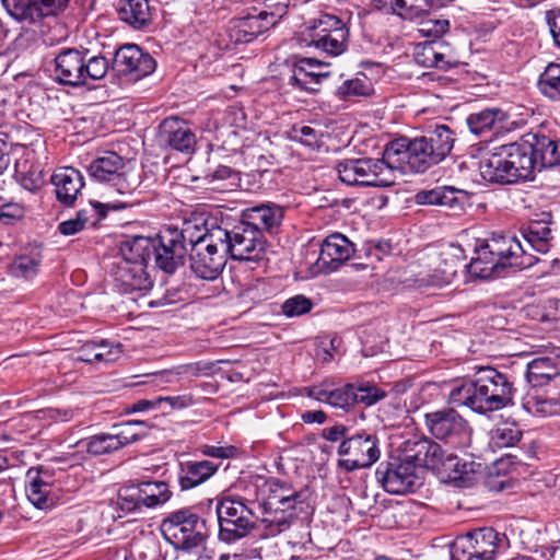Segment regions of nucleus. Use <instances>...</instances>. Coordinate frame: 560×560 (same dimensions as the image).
<instances>
[{
  "instance_id": "obj_1",
  "label": "nucleus",
  "mask_w": 560,
  "mask_h": 560,
  "mask_svg": "<svg viewBox=\"0 0 560 560\" xmlns=\"http://www.w3.org/2000/svg\"><path fill=\"white\" fill-rule=\"evenodd\" d=\"M514 390L506 374L491 366H480L471 378L452 384L448 401L483 415L511 405Z\"/></svg>"
},
{
  "instance_id": "obj_2",
  "label": "nucleus",
  "mask_w": 560,
  "mask_h": 560,
  "mask_svg": "<svg viewBox=\"0 0 560 560\" xmlns=\"http://www.w3.org/2000/svg\"><path fill=\"white\" fill-rule=\"evenodd\" d=\"M56 80L70 86H81L103 79L109 61L101 55H90L88 49L65 48L55 57Z\"/></svg>"
},
{
  "instance_id": "obj_3",
  "label": "nucleus",
  "mask_w": 560,
  "mask_h": 560,
  "mask_svg": "<svg viewBox=\"0 0 560 560\" xmlns=\"http://www.w3.org/2000/svg\"><path fill=\"white\" fill-rule=\"evenodd\" d=\"M385 161L393 171L398 170L401 173H424L441 162L424 137L413 140L399 138L390 141L385 148Z\"/></svg>"
},
{
  "instance_id": "obj_4",
  "label": "nucleus",
  "mask_w": 560,
  "mask_h": 560,
  "mask_svg": "<svg viewBox=\"0 0 560 560\" xmlns=\"http://www.w3.org/2000/svg\"><path fill=\"white\" fill-rule=\"evenodd\" d=\"M215 232H221L224 250L234 260H259L266 250V238L243 219L231 224L221 221Z\"/></svg>"
},
{
  "instance_id": "obj_5",
  "label": "nucleus",
  "mask_w": 560,
  "mask_h": 560,
  "mask_svg": "<svg viewBox=\"0 0 560 560\" xmlns=\"http://www.w3.org/2000/svg\"><path fill=\"white\" fill-rule=\"evenodd\" d=\"M161 532L176 549L183 550L201 547L208 536L206 521L189 510L171 513L163 520Z\"/></svg>"
},
{
  "instance_id": "obj_6",
  "label": "nucleus",
  "mask_w": 560,
  "mask_h": 560,
  "mask_svg": "<svg viewBox=\"0 0 560 560\" xmlns=\"http://www.w3.org/2000/svg\"><path fill=\"white\" fill-rule=\"evenodd\" d=\"M337 171L341 182L350 186L386 187L394 182L393 167L385 161V152L382 159L345 160L338 163Z\"/></svg>"
},
{
  "instance_id": "obj_7",
  "label": "nucleus",
  "mask_w": 560,
  "mask_h": 560,
  "mask_svg": "<svg viewBox=\"0 0 560 560\" xmlns=\"http://www.w3.org/2000/svg\"><path fill=\"white\" fill-rule=\"evenodd\" d=\"M428 432L456 450H465L471 443V428L467 420L453 408H443L424 416Z\"/></svg>"
},
{
  "instance_id": "obj_8",
  "label": "nucleus",
  "mask_w": 560,
  "mask_h": 560,
  "mask_svg": "<svg viewBox=\"0 0 560 560\" xmlns=\"http://www.w3.org/2000/svg\"><path fill=\"white\" fill-rule=\"evenodd\" d=\"M88 172L93 179L110 184L120 195L131 194L140 184V175L127 170L125 160L113 151L93 160Z\"/></svg>"
},
{
  "instance_id": "obj_9",
  "label": "nucleus",
  "mask_w": 560,
  "mask_h": 560,
  "mask_svg": "<svg viewBox=\"0 0 560 560\" xmlns=\"http://www.w3.org/2000/svg\"><path fill=\"white\" fill-rule=\"evenodd\" d=\"M172 492L164 481H143L124 486L116 499L117 508L124 513L141 512L164 504Z\"/></svg>"
},
{
  "instance_id": "obj_10",
  "label": "nucleus",
  "mask_w": 560,
  "mask_h": 560,
  "mask_svg": "<svg viewBox=\"0 0 560 560\" xmlns=\"http://www.w3.org/2000/svg\"><path fill=\"white\" fill-rule=\"evenodd\" d=\"M215 513L221 541L234 542L254 528V514L242 501L223 499L217 503Z\"/></svg>"
},
{
  "instance_id": "obj_11",
  "label": "nucleus",
  "mask_w": 560,
  "mask_h": 560,
  "mask_svg": "<svg viewBox=\"0 0 560 560\" xmlns=\"http://www.w3.org/2000/svg\"><path fill=\"white\" fill-rule=\"evenodd\" d=\"M221 232H212L207 244H198L189 249V267L199 279L213 281L223 271L228 254L224 250Z\"/></svg>"
},
{
  "instance_id": "obj_12",
  "label": "nucleus",
  "mask_w": 560,
  "mask_h": 560,
  "mask_svg": "<svg viewBox=\"0 0 560 560\" xmlns=\"http://www.w3.org/2000/svg\"><path fill=\"white\" fill-rule=\"evenodd\" d=\"M338 455L342 458L337 465L346 471L369 468L380 458L378 439L375 434L357 433L341 441Z\"/></svg>"
},
{
  "instance_id": "obj_13",
  "label": "nucleus",
  "mask_w": 560,
  "mask_h": 560,
  "mask_svg": "<svg viewBox=\"0 0 560 560\" xmlns=\"http://www.w3.org/2000/svg\"><path fill=\"white\" fill-rule=\"evenodd\" d=\"M375 476L384 490L392 494L412 492L420 485V476L411 463L402 457L382 463Z\"/></svg>"
},
{
  "instance_id": "obj_14",
  "label": "nucleus",
  "mask_w": 560,
  "mask_h": 560,
  "mask_svg": "<svg viewBox=\"0 0 560 560\" xmlns=\"http://www.w3.org/2000/svg\"><path fill=\"white\" fill-rule=\"evenodd\" d=\"M348 36L349 31L341 20L334 15H324L313 26L307 45L327 55L339 56L347 48Z\"/></svg>"
},
{
  "instance_id": "obj_15",
  "label": "nucleus",
  "mask_w": 560,
  "mask_h": 560,
  "mask_svg": "<svg viewBox=\"0 0 560 560\" xmlns=\"http://www.w3.org/2000/svg\"><path fill=\"white\" fill-rule=\"evenodd\" d=\"M112 67L118 75L138 81L155 70L156 61L138 45L127 44L116 50Z\"/></svg>"
},
{
  "instance_id": "obj_16",
  "label": "nucleus",
  "mask_w": 560,
  "mask_h": 560,
  "mask_svg": "<svg viewBox=\"0 0 560 560\" xmlns=\"http://www.w3.org/2000/svg\"><path fill=\"white\" fill-rule=\"evenodd\" d=\"M262 506L267 513L281 511V517L265 520L270 524L278 526H289L295 510V503L299 498L296 492H290L279 480L270 479L266 481L261 488Z\"/></svg>"
},
{
  "instance_id": "obj_17",
  "label": "nucleus",
  "mask_w": 560,
  "mask_h": 560,
  "mask_svg": "<svg viewBox=\"0 0 560 560\" xmlns=\"http://www.w3.org/2000/svg\"><path fill=\"white\" fill-rule=\"evenodd\" d=\"M69 0H2L7 12L16 21L35 24L61 13Z\"/></svg>"
},
{
  "instance_id": "obj_18",
  "label": "nucleus",
  "mask_w": 560,
  "mask_h": 560,
  "mask_svg": "<svg viewBox=\"0 0 560 560\" xmlns=\"http://www.w3.org/2000/svg\"><path fill=\"white\" fill-rule=\"evenodd\" d=\"M401 457L411 463L418 472L422 467L434 469L453 460L452 455L445 458L442 446L429 438H415L405 441L401 446Z\"/></svg>"
},
{
  "instance_id": "obj_19",
  "label": "nucleus",
  "mask_w": 560,
  "mask_h": 560,
  "mask_svg": "<svg viewBox=\"0 0 560 560\" xmlns=\"http://www.w3.org/2000/svg\"><path fill=\"white\" fill-rule=\"evenodd\" d=\"M485 244L488 247V253L503 262V268L526 269L537 261V258L528 254L527 248L515 236L498 235L486 241Z\"/></svg>"
},
{
  "instance_id": "obj_20",
  "label": "nucleus",
  "mask_w": 560,
  "mask_h": 560,
  "mask_svg": "<svg viewBox=\"0 0 560 560\" xmlns=\"http://www.w3.org/2000/svg\"><path fill=\"white\" fill-rule=\"evenodd\" d=\"M154 247L152 258L164 272L172 275L184 264L187 247L180 243L171 226L165 228L154 237Z\"/></svg>"
},
{
  "instance_id": "obj_21",
  "label": "nucleus",
  "mask_w": 560,
  "mask_h": 560,
  "mask_svg": "<svg viewBox=\"0 0 560 560\" xmlns=\"http://www.w3.org/2000/svg\"><path fill=\"white\" fill-rule=\"evenodd\" d=\"M279 19L280 16L275 13L264 10L257 14H248L233 21V25L230 27V36L235 43H249L275 26Z\"/></svg>"
},
{
  "instance_id": "obj_22",
  "label": "nucleus",
  "mask_w": 560,
  "mask_h": 560,
  "mask_svg": "<svg viewBox=\"0 0 560 560\" xmlns=\"http://www.w3.org/2000/svg\"><path fill=\"white\" fill-rule=\"evenodd\" d=\"M26 495L30 502L37 509L46 510L54 505L52 493L54 476L50 469L32 467L27 470Z\"/></svg>"
},
{
  "instance_id": "obj_23",
  "label": "nucleus",
  "mask_w": 560,
  "mask_h": 560,
  "mask_svg": "<svg viewBox=\"0 0 560 560\" xmlns=\"http://www.w3.org/2000/svg\"><path fill=\"white\" fill-rule=\"evenodd\" d=\"M215 219L206 218L203 213H192L183 221L182 228L171 226L177 234V238L185 247H196L198 244H207L212 232L218 228Z\"/></svg>"
},
{
  "instance_id": "obj_24",
  "label": "nucleus",
  "mask_w": 560,
  "mask_h": 560,
  "mask_svg": "<svg viewBox=\"0 0 560 560\" xmlns=\"http://www.w3.org/2000/svg\"><path fill=\"white\" fill-rule=\"evenodd\" d=\"M283 218L284 208L273 202L260 203L242 212V219L262 235L264 232H277Z\"/></svg>"
},
{
  "instance_id": "obj_25",
  "label": "nucleus",
  "mask_w": 560,
  "mask_h": 560,
  "mask_svg": "<svg viewBox=\"0 0 560 560\" xmlns=\"http://www.w3.org/2000/svg\"><path fill=\"white\" fill-rule=\"evenodd\" d=\"M126 202L120 203H102L98 201H90L86 208L79 210L75 218L59 223L58 231L66 236L74 235L82 231L86 224L95 225L98 221L106 217L107 210H118L125 208Z\"/></svg>"
},
{
  "instance_id": "obj_26",
  "label": "nucleus",
  "mask_w": 560,
  "mask_h": 560,
  "mask_svg": "<svg viewBox=\"0 0 560 560\" xmlns=\"http://www.w3.org/2000/svg\"><path fill=\"white\" fill-rule=\"evenodd\" d=\"M323 62L313 58H302L294 63L289 84L293 88L315 93L319 91L320 83L328 77V72L323 71Z\"/></svg>"
},
{
  "instance_id": "obj_27",
  "label": "nucleus",
  "mask_w": 560,
  "mask_h": 560,
  "mask_svg": "<svg viewBox=\"0 0 560 560\" xmlns=\"http://www.w3.org/2000/svg\"><path fill=\"white\" fill-rule=\"evenodd\" d=\"M509 155L510 167L517 180L529 179L538 167V160L533 155V148L527 135L520 141L502 145Z\"/></svg>"
},
{
  "instance_id": "obj_28",
  "label": "nucleus",
  "mask_w": 560,
  "mask_h": 560,
  "mask_svg": "<svg viewBox=\"0 0 560 560\" xmlns=\"http://www.w3.org/2000/svg\"><path fill=\"white\" fill-rule=\"evenodd\" d=\"M413 58L422 67L447 70L456 65L450 47L444 42L430 40L416 47Z\"/></svg>"
},
{
  "instance_id": "obj_29",
  "label": "nucleus",
  "mask_w": 560,
  "mask_h": 560,
  "mask_svg": "<svg viewBox=\"0 0 560 560\" xmlns=\"http://www.w3.org/2000/svg\"><path fill=\"white\" fill-rule=\"evenodd\" d=\"M353 253V244L345 235L331 234L322 243L318 262L322 267L335 270L347 261Z\"/></svg>"
},
{
  "instance_id": "obj_30",
  "label": "nucleus",
  "mask_w": 560,
  "mask_h": 560,
  "mask_svg": "<svg viewBox=\"0 0 560 560\" xmlns=\"http://www.w3.org/2000/svg\"><path fill=\"white\" fill-rule=\"evenodd\" d=\"M459 537L485 560H494L498 551L506 545L505 536L490 527L478 528Z\"/></svg>"
},
{
  "instance_id": "obj_31",
  "label": "nucleus",
  "mask_w": 560,
  "mask_h": 560,
  "mask_svg": "<svg viewBox=\"0 0 560 560\" xmlns=\"http://www.w3.org/2000/svg\"><path fill=\"white\" fill-rule=\"evenodd\" d=\"M161 137L174 150L191 153L197 143L196 135L186 122L177 118H166L161 125Z\"/></svg>"
},
{
  "instance_id": "obj_32",
  "label": "nucleus",
  "mask_w": 560,
  "mask_h": 560,
  "mask_svg": "<svg viewBox=\"0 0 560 560\" xmlns=\"http://www.w3.org/2000/svg\"><path fill=\"white\" fill-rule=\"evenodd\" d=\"M56 197L65 206H72L84 186L82 174L73 167H60L51 176Z\"/></svg>"
},
{
  "instance_id": "obj_33",
  "label": "nucleus",
  "mask_w": 560,
  "mask_h": 560,
  "mask_svg": "<svg viewBox=\"0 0 560 560\" xmlns=\"http://www.w3.org/2000/svg\"><path fill=\"white\" fill-rule=\"evenodd\" d=\"M509 155L505 154L502 145L480 162L482 177L491 183L512 184L518 182L510 167Z\"/></svg>"
},
{
  "instance_id": "obj_34",
  "label": "nucleus",
  "mask_w": 560,
  "mask_h": 560,
  "mask_svg": "<svg viewBox=\"0 0 560 560\" xmlns=\"http://www.w3.org/2000/svg\"><path fill=\"white\" fill-rule=\"evenodd\" d=\"M552 355L539 357L527 364L526 380L534 386H544L560 375V350L551 347Z\"/></svg>"
},
{
  "instance_id": "obj_35",
  "label": "nucleus",
  "mask_w": 560,
  "mask_h": 560,
  "mask_svg": "<svg viewBox=\"0 0 560 560\" xmlns=\"http://www.w3.org/2000/svg\"><path fill=\"white\" fill-rule=\"evenodd\" d=\"M467 199L468 191L453 186L435 187L416 195V200L420 205L445 206L453 210H462Z\"/></svg>"
},
{
  "instance_id": "obj_36",
  "label": "nucleus",
  "mask_w": 560,
  "mask_h": 560,
  "mask_svg": "<svg viewBox=\"0 0 560 560\" xmlns=\"http://www.w3.org/2000/svg\"><path fill=\"white\" fill-rule=\"evenodd\" d=\"M440 260L434 279L431 281L434 285L450 283L457 276L459 268H467V265L463 261V250L457 245H448L444 248L440 253Z\"/></svg>"
},
{
  "instance_id": "obj_37",
  "label": "nucleus",
  "mask_w": 560,
  "mask_h": 560,
  "mask_svg": "<svg viewBox=\"0 0 560 560\" xmlns=\"http://www.w3.org/2000/svg\"><path fill=\"white\" fill-rule=\"evenodd\" d=\"M558 233L557 228H551V223L547 221H533L523 230V238L527 247L546 254L549 252L552 242Z\"/></svg>"
},
{
  "instance_id": "obj_38",
  "label": "nucleus",
  "mask_w": 560,
  "mask_h": 560,
  "mask_svg": "<svg viewBox=\"0 0 560 560\" xmlns=\"http://www.w3.org/2000/svg\"><path fill=\"white\" fill-rule=\"evenodd\" d=\"M115 279L125 292L145 291L152 287L149 276L139 264L120 262Z\"/></svg>"
},
{
  "instance_id": "obj_39",
  "label": "nucleus",
  "mask_w": 560,
  "mask_h": 560,
  "mask_svg": "<svg viewBox=\"0 0 560 560\" xmlns=\"http://www.w3.org/2000/svg\"><path fill=\"white\" fill-rule=\"evenodd\" d=\"M179 483L182 489H191L215 474L218 465L214 463L202 460H188L180 465Z\"/></svg>"
},
{
  "instance_id": "obj_40",
  "label": "nucleus",
  "mask_w": 560,
  "mask_h": 560,
  "mask_svg": "<svg viewBox=\"0 0 560 560\" xmlns=\"http://www.w3.org/2000/svg\"><path fill=\"white\" fill-rule=\"evenodd\" d=\"M533 155L538 160V167H550L560 164V141H555L544 135L528 133Z\"/></svg>"
},
{
  "instance_id": "obj_41",
  "label": "nucleus",
  "mask_w": 560,
  "mask_h": 560,
  "mask_svg": "<svg viewBox=\"0 0 560 560\" xmlns=\"http://www.w3.org/2000/svg\"><path fill=\"white\" fill-rule=\"evenodd\" d=\"M476 256L467 265L468 272L476 278L490 279L498 277L504 269L503 262L497 260L492 254L488 253L486 244H481L475 250Z\"/></svg>"
},
{
  "instance_id": "obj_42",
  "label": "nucleus",
  "mask_w": 560,
  "mask_h": 560,
  "mask_svg": "<svg viewBox=\"0 0 560 560\" xmlns=\"http://www.w3.org/2000/svg\"><path fill=\"white\" fill-rule=\"evenodd\" d=\"M307 396L335 408L348 409L354 405L352 384L332 389L313 386L308 388Z\"/></svg>"
},
{
  "instance_id": "obj_43",
  "label": "nucleus",
  "mask_w": 560,
  "mask_h": 560,
  "mask_svg": "<svg viewBox=\"0 0 560 560\" xmlns=\"http://www.w3.org/2000/svg\"><path fill=\"white\" fill-rule=\"evenodd\" d=\"M117 12L121 21L135 28H142L151 22L148 0H120Z\"/></svg>"
},
{
  "instance_id": "obj_44",
  "label": "nucleus",
  "mask_w": 560,
  "mask_h": 560,
  "mask_svg": "<svg viewBox=\"0 0 560 560\" xmlns=\"http://www.w3.org/2000/svg\"><path fill=\"white\" fill-rule=\"evenodd\" d=\"M378 9L392 11L406 20L421 18L431 7L430 0H373Z\"/></svg>"
},
{
  "instance_id": "obj_45",
  "label": "nucleus",
  "mask_w": 560,
  "mask_h": 560,
  "mask_svg": "<svg viewBox=\"0 0 560 560\" xmlns=\"http://www.w3.org/2000/svg\"><path fill=\"white\" fill-rule=\"evenodd\" d=\"M42 262L39 248L32 247L15 257L11 264V273L15 278L31 280L37 276Z\"/></svg>"
},
{
  "instance_id": "obj_46",
  "label": "nucleus",
  "mask_w": 560,
  "mask_h": 560,
  "mask_svg": "<svg viewBox=\"0 0 560 560\" xmlns=\"http://www.w3.org/2000/svg\"><path fill=\"white\" fill-rule=\"evenodd\" d=\"M154 248V237L136 236L127 241L121 248V253L125 257L124 262L131 265L139 264L143 267V265L152 258Z\"/></svg>"
},
{
  "instance_id": "obj_47",
  "label": "nucleus",
  "mask_w": 560,
  "mask_h": 560,
  "mask_svg": "<svg viewBox=\"0 0 560 560\" xmlns=\"http://www.w3.org/2000/svg\"><path fill=\"white\" fill-rule=\"evenodd\" d=\"M505 120V114L499 108H486L467 117L469 130L482 135L500 126Z\"/></svg>"
},
{
  "instance_id": "obj_48",
  "label": "nucleus",
  "mask_w": 560,
  "mask_h": 560,
  "mask_svg": "<svg viewBox=\"0 0 560 560\" xmlns=\"http://www.w3.org/2000/svg\"><path fill=\"white\" fill-rule=\"evenodd\" d=\"M423 137L441 161L451 152L455 141L453 131L446 125H435Z\"/></svg>"
},
{
  "instance_id": "obj_49",
  "label": "nucleus",
  "mask_w": 560,
  "mask_h": 560,
  "mask_svg": "<svg viewBox=\"0 0 560 560\" xmlns=\"http://www.w3.org/2000/svg\"><path fill=\"white\" fill-rule=\"evenodd\" d=\"M214 364L212 362H192L187 364H180L170 370L160 373L161 376L166 377V382H174L179 378H194L200 375H210L212 373Z\"/></svg>"
},
{
  "instance_id": "obj_50",
  "label": "nucleus",
  "mask_w": 560,
  "mask_h": 560,
  "mask_svg": "<svg viewBox=\"0 0 560 560\" xmlns=\"http://www.w3.org/2000/svg\"><path fill=\"white\" fill-rule=\"evenodd\" d=\"M540 93L551 101H560V63L550 62L538 79Z\"/></svg>"
},
{
  "instance_id": "obj_51",
  "label": "nucleus",
  "mask_w": 560,
  "mask_h": 560,
  "mask_svg": "<svg viewBox=\"0 0 560 560\" xmlns=\"http://www.w3.org/2000/svg\"><path fill=\"white\" fill-rule=\"evenodd\" d=\"M112 432L119 448L138 441L145 435V424L142 421H127L116 424L112 428Z\"/></svg>"
},
{
  "instance_id": "obj_52",
  "label": "nucleus",
  "mask_w": 560,
  "mask_h": 560,
  "mask_svg": "<svg viewBox=\"0 0 560 560\" xmlns=\"http://www.w3.org/2000/svg\"><path fill=\"white\" fill-rule=\"evenodd\" d=\"M523 407L532 415L549 417L560 413V397H529L523 402Z\"/></svg>"
},
{
  "instance_id": "obj_53",
  "label": "nucleus",
  "mask_w": 560,
  "mask_h": 560,
  "mask_svg": "<svg viewBox=\"0 0 560 560\" xmlns=\"http://www.w3.org/2000/svg\"><path fill=\"white\" fill-rule=\"evenodd\" d=\"M450 30V21L425 12L418 23V32L424 37L440 38Z\"/></svg>"
},
{
  "instance_id": "obj_54",
  "label": "nucleus",
  "mask_w": 560,
  "mask_h": 560,
  "mask_svg": "<svg viewBox=\"0 0 560 560\" xmlns=\"http://www.w3.org/2000/svg\"><path fill=\"white\" fill-rule=\"evenodd\" d=\"M85 447L88 453L98 456L119 450V442L116 441L113 432L102 433L90 438Z\"/></svg>"
},
{
  "instance_id": "obj_55",
  "label": "nucleus",
  "mask_w": 560,
  "mask_h": 560,
  "mask_svg": "<svg viewBox=\"0 0 560 560\" xmlns=\"http://www.w3.org/2000/svg\"><path fill=\"white\" fill-rule=\"evenodd\" d=\"M386 397V392L376 385L362 384L358 387L353 385L354 404L373 406Z\"/></svg>"
},
{
  "instance_id": "obj_56",
  "label": "nucleus",
  "mask_w": 560,
  "mask_h": 560,
  "mask_svg": "<svg viewBox=\"0 0 560 560\" xmlns=\"http://www.w3.org/2000/svg\"><path fill=\"white\" fill-rule=\"evenodd\" d=\"M371 91L372 86L366 77L347 80L338 89L343 98L368 96Z\"/></svg>"
},
{
  "instance_id": "obj_57",
  "label": "nucleus",
  "mask_w": 560,
  "mask_h": 560,
  "mask_svg": "<svg viewBox=\"0 0 560 560\" xmlns=\"http://www.w3.org/2000/svg\"><path fill=\"white\" fill-rule=\"evenodd\" d=\"M522 438V432L515 425H503L495 429L491 435L493 446L503 448L514 446Z\"/></svg>"
},
{
  "instance_id": "obj_58",
  "label": "nucleus",
  "mask_w": 560,
  "mask_h": 560,
  "mask_svg": "<svg viewBox=\"0 0 560 560\" xmlns=\"http://www.w3.org/2000/svg\"><path fill=\"white\" fill-rule=\"evenodd\" d=\"M96 355L98 362L110 363L118 360L122 353V345L109 340L96 341Z\"/></svg>"
},
{
  "instance_id": "obj_59",
  "label": "nucleus",
  "mask_w": 560,
  "mask_h": 560,
  "mask_svg": "<svg viewBox=\"0 0 560 560\" xmlns=\"http://www.w3.org/2000/svg\"><path fill=\"white\" fill-rule=\"evenodd\" d=\"M312 308V302L304 295L288 299L282 305V312L288 317L301 316Z\"/></svg>"
},
{
  "instance_id": "obj_60",
  "label": "nucleus",
  "mask_w": 560,
  "mask_h": 560,
  "mask_svg": "<svg viewBox=\"0 0 560 560\" xmlns=\"http://www.w3.org/2000/svg\"><path fill=\"white\" fill-rule=\"evenodd\" d=\"M451 560H485L479 553L474 550L470 545H467L459 536L453 541L451 546Z\"/></svg>"
},
{
  "instance_id": "obj_61",
  "label": "nucleus",
  "mask_w": 560,
  "mask_h": 560,
  "mask_svg": "<svg viewBox=\"0 0 560 560\" xmlns=\"http://www.w3.org/2000/svg\"><path fill=\"white\" fill-rule=\"evenodd\" d=\"M137 549L125 560H164L159 547L154 542L136 546Z\"/></svg>"
},
{
  "instance_id": "obj_62",
  "label": "nucleus",
  "mask_w": 560,
  "mask_h": 560,
  "mask_svg": "<svg viewBox=\"0 0 560 560\" xmlns=\"http://www.w3.org/2000/svg\"><path fill=\"white\" fill-rule=\"evenodd\" d=\"M24 209L20 203L8 202L0 207V220L4 224H12L13 222L22 219Z\"/></svg>"
},
{
  "instance_id": "obj_63",
  "label": "nucleus",
  "mask_w": 560,
  "mask_h": 560,
  "mask_svg": "<svg viewBox=\"0 0 560 560\" xmlns=\"http://www.w3.org/2000/svg\"><path fill=\"white\" fill-rule=\"evenodd\" d=\"M294 138L305 145H316L322 136L320 131L311 126H301L293 129Z\"/></svg>"
},
{
  "instance_id": "obj_64",
  "label": "nucleus",
  "mask_w": 560,
  "mask_h": 560,
  "mask_svg": "<svg viewBox=\"0 0 560 560\" xmlns=\"http://www.w3.org/2000/svg\"><path fill=\"white\" fill-rule=\"evenodd\" d=\"M199 451L202 455L214 457V458H232L236 455L237 448L233 445L228 446H215V445H202Z\"/></svg>"
}]
</instances>
